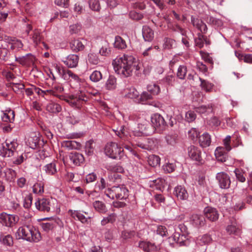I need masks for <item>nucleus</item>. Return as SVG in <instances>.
Masks as SVG:
<instances>
[{"label": "nucleus", "instance_id": "obj_1", "mask_svg": "<svg viewBox=\"0 0 252 252\" xmlns=\"http://www.w3.org/2000/svg\"><path fill=\"white\" fill-rule=\"evenodd\" d=\"M116 73L123 77L131 76L133 71L139 70V63L133 56L123 54L117 56L112 62Z\"/></svg>", "mask_w": 252, "mask_h": 252}, {"label": "nucleus", "instance_id": "obj_2", "mask_svg": "<svg viewBox=\"0 0 252 252\" xmlns=\"http://www.w3.org/2000/svg\"><path fill=\"white\" fill-rule=\"evenodd\" d=\"M17 239H24L30 242H38L41 239L39 232L33 226L26 225L20 227L15 233Z\"/></svg>", "mask_w": 252, "mask_h": 252}, {"label": "nucleus", "instance_id": "obj_3", "mask_svg": "<svg viewBox=\"0 0 252 252\" xmlns=\"http://www.w3.org/2000/svg\"><path fill=\"white\" fill-rule=\"evenodd\" d=\"M124 143L120 141L119 143L110 142L107 143L105 147L104 152L109 157L114 159H120L124 156V150L121 146Z\"/></svg>", "mask_w": 252, "mask_h": 252}, {"label": "nucleus", "instance_id": "obj_4", "mask_svg": "<svg viewBox=\"0 0 252 252\" xmlns=\"http://www.w3.org/2000/svg\"><path fill=\"white\" fill-rule=\"evenodd\" d=\"M104 193L107 197L112 199H125L128 196V189L124 185L108 188L105 190Z\"/></svg>", "mask_w": 252, "mask_h": 252}, {"label": "nucleus", "instance_id": "obj_5", "mask_svg": "<svg viewBox=\"0 0 252 252\" xmlns=\"http://www.w3.org/2000/svg\"><path fill=\"white\" fill-rule=\"evenodd\" d=\"M18 145L16 140L6 139L0 150V155L3 157H11L14 156Z\"/></svg>", "mask_w": 252, "mask_h": 252}, {"label": "nucleus", "instance_id": "obj_6", "mask_svg": "<svg viewBox=\"0 0 252 252\" xmlns=\"http://www.w3.org/2000/svg\"><path fill=\"white\" fill-rule=\"evenodd\" d=\"M158 143V142L156 139L144 138L139 140L136 143H133V144L136 145L143 149L152 150L157 147Z\"/></svg>", "mask_w": 252, "mask_h": 252}, {"label": "nucleus", "instance_id": "obj_7", "mask_svg": "<svg viewBox=\"0 0 252 252\" xmlns=\"http://www.w3.org/2000/svg\"><path fill=\"white\" fill-rule=\"evenodd\" d=\"M18 220L19 218L17 216L4 212L0 214V223L5 226L11 227L15 224Z\"/></svg>", "mask_w": 252, "mask_h": 252}, {"label": "nucleus", "instance_id": "obj_8", "mask_svg": "<svg viewBox=\"0 0 252 252\" xmlns=\"http://www.w3.org/2000/svg\"><path fill=\"white\" fill-rule=\"evenodd\" d=\"M87 100L88 97L85 90L80 88L76 96L71 95L66 100L70 105L77 107L79 105V101H86Z\"/></svg>", "mask_w": 252, "mask_h": 252}, {"label": "nucleus", "instance_id": "obj_9", "mask_svg": "<svg viewBox=\"0 0 252 252\" xmlns=\"http://www.w3.org/2000/svg\"><path fill=\"white\" fill-rule=\"evenodd\" d=\"M56 201L55 200H52V201H51L48 199L42 198L37 200L35 205L38 210L49 212L54 210V208L52 206V203Z\"/></svg>", "mask_w": 252, "mask_h": 252}, {"label": "nucleus", "instance_id": "obj_10", "mask_svg": "<svg viewBox=\"0 0 252 252\" xmlns=\"http://www.w3.org/2000/svg\"><path fill=\"white\" fill-rule=\"evenodd\" d=\"M151 125L147 122L138 124L137 129L133 131V134L136 136L150 135L153 132Z\"/></svg>", "mask_w": 252, "mask_h": 252}, {"label": "nucleus", "instance_id": "obj_11", "mask_svg": "<svg viewBox=\"0 0 252 252\" xmlns=\"http://www.w3.org/2000/svg\"><path fill=\"white\" fill-rule=\"evenodd\" d=\"M54 70H55L60 76L63 78V75L64 73H65L66 69H64L60 65L56 63H52L49 68L48 75L50 78H52L53 80H55L56 77L53 73Z\"/></svg>", "mask_w": 252, "mask_h": 252}, {"label": "nucleus", "instance_id": "obj_12", "mask_svg": "<svg viewBox=\"0 0 252 252\" xmlns=\"http://www.w3.org/2000/svg\"><path fill=\"white\" fill-rule=\"evenodd\" d=\"M220 186L222 189H227L230 184V180L229 176L224 172L218 173L216 176Z\"/></svg>", "mask_w": 252, "mask_h": 252}, {"label": "nucleus", "instance_id": "obj_13", "mask_svg": "<svg viewBox=\"0 0 252 252\" xmlns=\"http://www.w3.org/2000/svg\"><path fill=\"white\" fill-rule=\"evenodd\" d=\"M44 220H47L48 221L46 222H42L41 226L43 230L45 232H49L52 230L55 227L60 220L59 219L53 218H46L43 219Z\"/></svg>", "mask_w": 252, "mask_h": 252}, {"label": "nucleus", "instance_id": "obj_14", "mask_svg": "<svg viewBox=\"0 0 252 252\" xmlns=\"http://www.w3.org/2000/svg\"><path fill=\"white\" fill-rule=\"evenodd\" d=\"M173 194L180 200H186L189 197L186 189L182 186L176 187L174 189Z\"/></svg>", "mask_w": 252, "mask_h": 252}, {"label": "nucleus", "instance_id": "obj_15", "mask_svg": "<svg viewBox=\"0 0 252 252\" xmlns=\"http://www.w3.org/2000/svg\"><path fill=\"white\" fill-rule=\"evenodd\" d=\"M151 122L155 128L162 129L165 125L163 118L159 114H155L151 117Z\"/></svg>", "mask_w": 252, "mask_h": 252}, {"label": "nucleus", "instance_id": "obj_16", "mask_svg": "<svg viewBox=\"0 0 252 252\" xmlns=\"http://www.w3.org/2000/svg\"><path fill=\"white\" fill-rule=\"evenodd\" d=\"M63 78L65 80H68L69 81H74L79 83L80 85L82 86L83 87L86 85L85 82L81 81V79L77 74L74 73L72 71L70 70L66 69L65 73H64V75H63Z\"/></svg>", "mask_w": 252, "mask_h": 252}, {"label": "nucleus", "instance_id": "obj_17", "mask_svg": "<svg viewBox=\"0 0 252 252\" xmlns=\"http://www.w3.org/2000/svg\"><path fill=\"white\" fill-rule=\"evenodd\" d=\"M84 42L86 41L83 39H74L70 42V47L75 52L82 51L85 48Z\"/></svg>", "mask_w": 252, "mask_h": 252}, {"label": "nucleus", "instance_id": "obj_18", "mask_svg": "<svg viewBox=\"0 0 252 252\" xmlns=\"http://www.w3.org/2000/svg\"><path fill=\"white\" fill-rule=\"evenodd\" d=\"M69 214L74 219L78 220L82 223L89 224L91 222V217H86L82 213L77 211L69 210Z\"/></svg>", "mask_w": 252, "mask_h": 252}, {"label": "nucleus", "instance_id": "obj_19", "mask_svg": "<svg viewBox=\"0 0 252 252\" xmlns=\"http://www.w3.org/2000/svg\"><path fill=\"white\" fill-rule=\"evenodd\" d=\"M189 156L193 160L200 161L201 160V151L199 148L191 145L188 149Z\"/></svg>", "mask_w": 252, "mask_h": 252}, {"label": "nucleus", "instance_id": "obj_20", "mask_svg": "<svg viewBox=\"0 0 252 252\" xmlns=\"http://www.w3.org/2000/svg\"><path fill=\"white\" fill-rule=\"evenodd\" d=\"M206 217L210 221L217 220L219 217V214L216 209L211 207H207L204 210Z\"/></svg>", "mask_w": 252, "mask_h": 252}, {"label": "nucleus", "instance_id": "obj_21", "mask_svg": "<svg viewBox=\"0 0 252 252\" xmlns=\"http://www.w3.org/2000/svg\"><path fill=\"white\" fill-rule=\"evenodd\" d=\"M79 56L75 54L68 55L63 62L69 68L76 67L78 63Z\"/></svg>", "mask_w": 252, "mask_h": 252}, {"label": "nucleus", "instance_id": "obj_22", "mask_svg": "<svg viewBox=\"0 0 252 252\" xmlns=\"http://www.w3.org/2000/svg\"><path fill=\"white\" fill-rule=\"evenodd\" d=\"M190 221L192 224L196 227H202L205 224L204 217L198 214L192 215L190 218Z\"/></svg>", "mask_w": 252, "mask_h": 252}, {"label": "nucleus", "instance_id": "obj_23", "mask_svg": "<svg viewBox=\"0 0 252 252\" xmlns=\"http://www.w3.org/2000/svg\"><path fill=\"white\" fill-rule=\"evenodd\" d=\"M123 94L126 97L133 99H136L137 100L139 95V92L133 87L125 88L124 90Z\"/></svg>", "mask_w": 252, "mask_h": 252}, {"label": "nucleus", "instance_id": "obj_24", "mask_svg": "<svg viewBox=\"0 0 252 252\" xmlns=\"http://www.w3.org/2000/svg\"><path fill=\"white\" fill-rule=\"evenodd\" d=\"M215 155L218 161L220 162H225L227 158V153L224 152V148L222 147H218L215 151Z\"/></svg>", "mask_w": 252, "mask_h": 252}, {"label": "nucleus", "instance_id": "obj_25", "mask_svg": "<svg viewBox=\"0 0 252 252\" xmlns=\"http://www.w3.org/2000/svg\"><path fill=\"white\" fill-rule=\"evenodd\" d=\"M142 35L145 41H151L154 38V32L149 26H145L143 27Z\"/></svg>", "mask_w": 252, "mask_h": 252}, {"label": "nucleus", "instance_id": "obj_26", "mask_svg": "<svg viewBox=\"0 0 252 252\" xmlns=\"http://www.w3.org/2000/svg\"><path fill=\"white\" fill-rule=\"evenodd\" d=\"M69 158L71 161L76 165H79L84 161L83 156L76 152L71 153L69 155Z\"/></svg>", "mask_w": 252, "mask_h": 252}, {"label": "nucleus", "instance_id": "obj_27", "mask_svg": "<svg viewBox=\"0 0 252 252\" xmlns=\"http://www.w3.org/2000/svg\"><path fill=\"white\" fill-rule=\"evenodd\" d=\"M200 145L203 148L209 146L211 143V136L208 133H204L199 137Z\"/></svg>", "mask_w": 252, "mask_h": 252}, {"label": "nucleus", "instance_id": "obj_28", "mask_svg": "<svg viewBox=\"0 0 252 252\" xmlns=\"http://www.w3.org/2000/svg\"><path fill=\"white\" fill-rule=\"evenodd\" d=\"M117 86V79L113 76H109L105 84V88L109 91H113Z\"/></svg>", "mask_w": 252, "mask_h": 252}, {"label": "nucleus", "instance_id": "obj_29", "mask_svg": "<svg viewBox=\"0 0 252 252\" xmlns=\"http://www.w3.org/2000/svg\"><path fill=\"white\" fill-rule=\"evenodd\" d=\"M92 205L94 209L99 213L105 214L107 211L105 204L99 200H95L93 202Z\"/></svg>", "mask_w": 252, "mask_h": 252}, {"label": "nucleus", "instance_id": "obj_30", "mask_svg": "<svg viewBox=\"0 0 252 252\" xmlns=\"http://www.w3.org/2000/svg\"><path fill=\"white\" fill-rule=\"evenodd\" d=\"M226 231L229 234L236 235L240 234L241 232L239 225L235 221L232 222L231 224L228 225L226 228Z\"/></svg>", "mask_w": 252, "mask_h": 252}, {"label": "nucleus", "instance_id": "obj_31", "mask_svg": "<svg viewBox=\"0 0 252 252\" xmlns=\"http://www.w3.org/2000/svg\"><path fill=\"white\" fill-rule=\"evenodd\" d=\"M62 147L68 150L76 149L80 146L79 143L75 141L65 140L61 143Z\"/></svg>", "mask_w": 252, "mask_h": 252}, {"label": "nucleus", "instance_id": "obj_32", "mask_svg": "<svg viewBox=\"0 0 252 252\" xmlns=\"http://www.w3.org/2000/svg\"><path fill=\"white\" fill-rule=\"evenodd\" d=\"M212 241L210 235L205 234L197 238L196 244L200 246H204L210 244Z\"/></svg>", "mask_w": 252, "mask_h": 252}, {"label": "nucleus", "instance_id": "obj_33", "mask_svg": "<svg viewBox=\"0 0 252 252\" xmlns=\"http://www.w3.org/2000/svg\"><path fill=\"white\" fill-rule=\"evenodd\" d=\"M16 177V172L13 169L5 168L2 178L7 181H13Z\"/></svg>", "mask_w": 252, "mask_h": 252}, {"label": "nucleus", "instance_id": "obj_34", "mask_svg": "<svg viewBox=\"0 0 252 252\" xmlns=\"http://www.w3.org/2000/svg\"><path fill=\"white\" fill-rule=\"evenodd\" d=\"M114 47L119 50H124L126 48L127 45L124 39L121 36L117 35L115 38Z\"/></svg>", "mask_w": 252, "mask_h": 252}, {"label": "nucleus", "instance_id": "obj_35", "mask_svg": "<svg viewBox=\"0 0 252 252\" xmlns=\"http://www.w3.org/2000/svg\"><path fill=\"white\" fill-rule=\"evenodd\" d=\"M191 22L193 26L195 27L202 32H205L207 31V26L202 21L200 20L191 17Z\"/></svg>", "mask_w": 252, "mask_h": 252}, {"label": "nucleus", "instance_id": "obj_36", "mask_svg": "<svg viewBox=\"0 0 252 252\" xmlns=\"http://www.w3.org/2000/svg\"><path fill=\"white\" fill-rule=\"evenodd\" d=\"M139 247L144 251L149 252L154 251L156 248L154 244L146 241H140L139 243Z\"/></svg>", "mask_w": 252, "mask_h": 252}, {"label": "nucleus", "instance_id": "obj_37", "mask_svg": "<svg viewBox=\"0 0 252 252\" xmlns=\"http://www.w3.org/2000/svg\"><path fill=\"white\" fill-rule=\"evenodd\" d=\"M43 169L45 171L46 173L48 175H55L57 172L56 162L54 161L47 164L44 166Z\"/></svg>", "mask_w": 252, "mask_h": 252}, {"label": "nucleus", "instance_id": "obj_38", "mask_svg": "<svg viewBox=\"0 0 252 252\" xmlns=\"http://www.w3.org/2000/svg\"><path fill=\"white\" fill-rule=\"evenodd\" d=\"M46 110L51 113H58L61 111V106L55 102H50L46 106Z\"/></svg>", "mask_w": 252, "mask_h": 252}, {"label": "nucleus", "instance_id": "obj_39", "mask_svg": "<svg viewBox=\"0 0 252 252\" xmlns=\"http://www.w3.org/2000/svg\"><path fill=\"white\" fill-rule=\"evenodd\" d=\"M39 143V138L36 135L31 136L27 142V145L32 149L36 148Z\"/></svg>", "mask_w": 252, "mask_h": 252}, {"label": "nucleus", "instance_id": "obj_40", "mask_svg": "<svg viewBox=\"0 0 252 252\" xmlns=\"http://www.w3.org/2000/svg\"><path fill=\"white\" fill-rule=\"evenodd\" d=\"M147 89L152 95H158L160 92L159 86L155 83L148 85Z\"/></svg>", "mask_w": 252, "mask_h": 252}, {"label": "nucleus", "instance_id": "obj_41", "mask_svg": "<svg viewBox=\"0 0 252 252\" xmlns=\"http://www.w3.org/2000/svg\"><path fill=\"white\" fill-rule=\"evenodd\" d=\"M115 133L122 139L125 140L126 139L128 140L127 131L124 126H121L120 128H118L116 130H114Z\"/></svg>", "mask_w": 252, "mask_h": 252}, {"label": "nucleus", "instance_id": "obj_42", "mask_svg": "<svg viewBox=\"0 0 252 252\" xmlns=\"http://www.w3.org/2000/svg\"><path fill=\"white\" fill-rule=\"evenodd\" d=\"M184 238H185L184 234L181 235L179 233L176 232L169 239L170 241H172L176 243L182 244L184 242Z\"/></svg>", "mask_w": 252, "mask_h": 252}, {"label": "nucleus", "instance_id": "obj_43", "mask_svg": "<svg viewBox=\"0 0 252 252\" xmlns=\"http://www.w3.org/2000/svg\"><path fill=\"white\" fill-rule=\"evenodd\" d=\"M31 38L35 45H38L41 41V32L38 29H34L31 35Z\"/></svg>", "mask_w": 252, "mask_h": 252}, {"label": "nucleus", "instance_id": "obj_44", "mask_svg": "<svg viewBox=\"0 0 252 252\" xmlns=\"http://www.w3.org/2000/svg\"><path fill=\"white\" fill-rule=\"evenodd\" d=\"M3 121L12 123L14 120V112L10 110L3 113L2 116Z\"/></svg>", "mask_w": 252, "mask_h": 252}, {"label": "nucleus", "instance_id": "obj_45", "mask_svg": "<svg viewBox=\"0 0 252 252\" xmlns=\"http://www.w3.org/2000/svg\"><path fill=\"white\" fill-rule=\"evenodd\" d=\"M204 42L206 44H209L206 36L200 33H198L197 37L195 39V43L196 46L201 48L203 46Z\"/></svg>", "mask_w": 252, "mask_h": 252}, {"label": "nucleus", "instance_id": "obj_46", "mask_svg": "<svg viewBox=\"0 0 252 252\" xmlns=\"http://www.w3.org/2000/svg\"><path fill=\"white\" fill-rule=\"evenodd\" d=\"M160 159L158 156L153 155L149 156L148 159L149 164L152 167L158 165L160 163Z\"/></svg>", "mask_w": 252, "mask_h": 252}, {"label": "nucleus", "instance_id": "obj_47", "mask_svg": "<svg viewBox=\"0 0 252 252\" xmlns=\"http://www.w3.org/2000/svg\"><path fill=\"white\" fill-rule=\"evenodd\" d=\"M33 192L35 194H41L44 192V184L42 182L34 184L32 187Z\"/></svg>", "mask_w": 252, "mask_h": 252}, {"label": "nucleus", "instance_id": "obj_48", "mask_svg": "<svg viewBox=\"0 0 252 252\" xmlns=\"http://www.w3.org/2000/svg\"><path fill=\"white\" fill-rule=\"evenodd\" d=\"M0 242L6 246H11L13 245V238L10 235H1L0 238Z\"/></svg>", "mask_w": 252, "mask_h": 252}, {"label": "nucleus", "instance_id": "obj_49", "mask_svg": "<svg viewBox=\"0 0 252 252\" xmlns=\"http://www.w3.org/2000/svg\"><path fill=\"white\" fill-rule=\"evenodd\" d=\"M10 46V48L13 50H19L23 47V44L22 42L18 39H14L9 43Z\"/></svg>", "mask_w": 252, "mask_h": 252}, {"label": "nucleus", "instance_id": "obj_50", "mask_svg": "<svg viewBox=\"0 0 252 252\" xmlns=\"http://www.w3.org/2000/svg\"><path fill=\"white\" fill-rule=\"evenodd\" d=\"M33 57L31 55L27 54L26 56L17 58L16 60L22 64H26L30 62H32Z\"/></svg>", "mask_w": 252, "mask_h": 252}, {"label": "nucleus", "instance_id": "obj_51", "mask_svg": "<svg viewBox=\"0 0 252 252\" xmlns=\"http://www.w3.org/2000/svg\"><path fill=\"white\" fill-rule=\"evenodd\" d=\"M102 78V75L100 71L98 70L94 71L90 76V80L94 82L99 81Z\"/></svg>", "mask_w": 252, "mask_h": 252}, {"label": "nucleus", "instance_id": "obj_52", "mask_svg": "<svg viewBox=\"0 0 252 252\" xmlns=\"http://www.w3.org/2000/svg\"><path fill=\"white\" fill-rule=\"evenodd\" d=\"M199 80L201 82V87L203 90L206 92H210L212 91L213 87V85L212 83L205 80H203L201 78H199Z\"/></svg>", "mask_w": 252, "mask_h": 252}, {"label": "nucleus", "instance_id": "obj_53", "mask_svg": "<svg viewBox=\"0 0 252 252\" xmlns=\"http://www.w3.org/2000/svg\"><path fill=\"white\" fill-rule=\"evenodd\" d=\"M90 8L93 11H99L100 5L98 0H90L88 1Z\"/></svg>", "mask_w": 252, "mask_h": 252}, {"label": "nucleus", "instance_id": "obj_54", "mask_svg": "<svg viewBox=\"0 0 252 252\" xmlns=\"http://www.w3.org/2000/svg\"><path fill=\"white\" fill-rule=\"evenodd\" d=\"M9 87L17 94L21 93L24 89V85L21 83H12L10 84Z\"/></svg>", "mask_w": 252, "mask_h": 252}, {"label": "nucleus", "instance_id": "obj_55", "mask_svg": "<svg viewBox=\"0 0 252 252\" xmlns=\"http://www.w3.org/2000/svg\"><path fill=\"white\" fill-rule=\"evenodd\" d=\"M110 48L108 43L105 42L99 50V54L102 56H108L110 54Z\"/></svg>", "mask_w": 252, "mask_h": 252}, {"label": "nucleus", "instance_id": "obj_56", "mask_svg": "<svg viewBox=\"0 0 252 252\" xmlns=\"http://www.w3.org/2000/svg\"><path fill=\"white\" fill-rule=\"evenodd\" d=\"M152 98V94H149L147 92H143L141 94L140 97H138L137 101L139 103H144L147 100L151 99Z\"/></svg>", "mask_w": 252, "mask_h": 252}, {"label": "nucleus", "instance_id": "obj_57", "mask_svg": "<svg viewBox=\"0 0 252 252\" xmlns=\"http://www.w3.org/2000/svg\"><path fill=\"white\" fill-rule=\"evenodd\" d=\"M27 158L26 153H22L20 155H18L17 157L13 158V163L15 165H19L21 164Z\"/></svg>", "mask_w": 252, "mask_h": 252}, {"label": "nucleus", "instance_id": "obj_58", "mask_svg": "<svg viewBox=\"0 0 252 252\" xmlns=\"http://www.w3.org/2000/svg\"><path fill=\"white\" fill-rule=\"evenodd\" d=\"M176 45V42L173 39L169 38H165L164 40L163 47L165 49H170Z\"/></svg>", "mask_w": 252, "mask_h": 252}, {"label": "nucleus", "instance_id": "obj_59", "mask_svg": "<svg viewBox=\"0 0 252 252\" xmlns=\"http://www.w3.org/2000/svg\"><path fill=\"white\" fill-rule=\"evenodd\" d=\"M34 93L37 94L39 95H41L42 96H44L46 93H49L51 94L55 95H56L54 91L52 90H47L45 91H43L41 90L40 89L37 88L35 86L33 87Z\"/></svg>", "mask_w": 252, "mask_h": 252}, {"label": "nucleus", "instance_id": "obj_60", "mask_svg": "<svg viewBox=\"0 0 252 252\" xmlns=\"http://www.w3.org/2000/svg\"><path fill=\"white\" fill-rule=\"evenodd\" d=\"M196 118L195 113L192 110H189L185 114V120L188 122L190 123L193 122Z\"/></svg>", "mask_w": 252, "mask_h": 252}, {"label": "nucleus", "instance_id": "obj_61", "mask_svg": "<svg viewBox=\"0 0 252 252\" xmlns=\"http://www.w3.org/2000/svg\"><path fill=\"white\" fill-rule=\"evenodd\" d=\"M187 72V67L184 65H180L177 71V76L181 79H184Z\"/></svg>", "mask_w": 252, "mask_h": 252}, {"label": "nucleus", "instance_id": "obj_62", "mask_svg": "<svg viewBox=\"0 0 252 252\" xmlns=\"http://www.w3.org/2000/svg\"><path fill=\"white\" fill-rule=\"evenodd\" d=\"M107 169L112 172L118 173H122L124 171V169L122 166L114 164L107 165Z\"/></svg>", "mask_w": 252, "mask_h": 252}, {"label": "nucleus", "instance_id": "obj_63", "mask_svg": "<svg viewBox=\"0 0 252 252\" xmlns=\"http://www.w3.org/2000/svg\"><path fill=\"white\" fill-rule=\"evenodd\" d=\"M81 29L82 26L80 24H74L69 26V32L71 34H77Z\"/></svg>", "mask_w": 252, "mask_h": 252}, {"label": "nucleus", "instance_id": "obj_64", "mask_svg": "<svg viewBox=\"0 0 252 252\" xmlns=\"http://www.w3.org/2000/svg\"><path fill=\"white\" fill-rule=\"evenodd\" d=\"M88 61L93 64H97L99 62V58L95 53H90L89 54Z\"/></svg>", "mask_w": 252, "mask_h": 252}]
</instances>
